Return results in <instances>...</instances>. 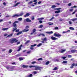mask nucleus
Listing matches in <instances>:
<instances>
[{
    "instance_id": "obj_44",
    "label": "nucleus",
    "mask_w": 77,
    "mask_h": 77,
    "mask_svg": "<svg viewBox=\"0 0 77 77\" xmlns=\"http://www.w3.org/2000/svg\"><path fill=\"white\" fill-rule=\"evenodd\" d=\"M36 45V44H35L34 45H31V47H35Z\"/></svg>"
},
{
    "instance_id": "obj_49",
    "label": "nucleus",
    "mask_w": 77,
    "mask_h": 77,
    "mask_svg": "<svg viewBox=\"0 0 77 77\" xmlns=\"http://www.w3.org/2000/svg\"><path fill=\"white\" fill-rule=\"evenodd\" d=\"M53 19H54V17H53L52 18H51L50 19L49 21H51V20H53Z\"/></svg>"
},
{
    "instance_id": "obj_19",
    "label": "nucleus",
    "mask_w": 77,
    "mask_h": 77,
    "mask_svg": "<svg viewBox=\"0 0 77 77\" xmlns=\"http://www.w3.org/2000/svg\"><path fill=\"white\" fill-rule=\"evenodd\" d=\"M60 10L56 11L55 12V13H56V14H59V13H60Z\"/></svg>"
},
{
    "instance_id": "obj_43",
    "label": "nucleus",
    "mask_w": 77,
    "mask_h": 77,
    "mask_svg": "<svg viewBox=\"0 0 77 77\" xmlns=\"http://www.w3.org/2000/svg\"><path fill=\"white\" fill-rule=\"evenodd\" d=\"M36 61H33L31 63L32 64H34V63H36Z\"/></svg>"
},
{
    "instance_id": "obj_10",
    "label": "nucleus",
    "mask_w": 77,
    "mask_h": 77,
    "mask_svg": "<svg viewBox=\"0 0 77 77\" xmlns=\"http://www.w3.org/2000/svg\"><path fill=\"white\" fill-rule=\"evenodd\" d=\"M20 3H21V2H17V4L14 5L13 6L14 7H16V6H18V5L20 4Z\"/></svg>"
},
{
    "instance_id": "obj_63",
    "label": "nucleus",
    "mask_w": 77,
    "mask_h": 77,
    "mask_svg": "<svg viewBox=\"0 0 77 77\" xmlns=\"http://www.w3.org/2000/svg\"><path fill=\"white\" fill-rule=\"evenodd\" d=\"M20 44V42H18L17 43V45H18V44Z\"/></svg>"
},
{
    "instance_id": "obj_28",
    "label": "nucleus",
    "mask_w": 77,
    "mask_h": 77,
    "mask_svg": "<svg viewBox=\"0 0 77 77\" xmlns=\"http://www.w3.org/2000/svg\"><path fill=\"white\" fill-rule=\"evenodd\" d=\"M42 45V44L40 43L39 44L37 45V47H40V46H41Z\"/></svg>"
},
{
    "instance_id": "obj_17",
    "label": "nucleus",
    "mask_w": 77,
    "mask_h": 77,
    "mask_svg": "<svg viewBox=\"0 0 77 77\" xmlns=\"http://www.w3.org/2000/svg\"><path fill=\"white\" fill-rule=\"evenodd\" d=\"M51 23L50 22H49V23H47V24H49L48 25V26H52V25H53V23Z\"/></svg>"
},
{
    "instance_id": "obj_42",
    "label": "nucleus",
    "mask_w": 77,
    "mask_h": 77,
    "mask_svg": "<svg viewBox=\"0 0 77 77\" xmlns=\"http://www.w3.org/2000/svg\"><path fill=\"white\" fill-rule=\"evenodd\" d=\"M54 62H59V60L56 59L54 60Z\"/></svg>"
},
{
    "instance_id": "obj_64",
    "label": "nucleus",
    "mask_w": 77,
    "mask_h": 77,
    "mask_svg": "<svg viewBox=\"0 0 77 77\" xmlns=\"http://www.w3.org/2000/svg\"><path fill=\"white\" fill-rule=\"evenodd\" d=\"M59 21H63V19H59Z\"/></svg>"
},
{
    "instance_id": "obj_37",
    "label": "nucleus",
    "mask_w": 77,
    "mask_h": 77,
    "mask_svg": "<svg viewBox=\"0 0 77 77\" xmlns=\"http://www.w3.org/2000/svg\"><path fill=\"white\" fill-rule=\"evenodd\" d=\"M29 68H32V67L35 68V66H29Z\"/></svg>"
},
{
    "instance_id": "obj_47",
    "label": "nucleus",
    "mask_w": 77,
    "mask_h": 77,
    "mask_svg": "<svg viewBox=\"0 0 77 77\" xmlns=\"http://www.w3.org/2000/svg\"><path fill=\"white\" fill-rule=\"evenodd\" d=\"M69 24H72V22H71V21H69Z\"/></svg>"
},
{
    "instance_id": "obj_39",
    "label": "nucleus",
    "mask_w": 77,
    "mask_h": 77,
    "mask_svg": "<svg viewBox=\"0 0 77 77\" xmlns=\"http://www.w3.org/2000/svg\"><path fill=\"white\" fill-rule=\"evenodd\" d=\"M34 19H35V17H34V16H33V17L31 18V20H32V21H33V20H34Z\"/></svg>"
},
{
    "instance_id": "obj_7",
    "label": "nucleus",
    "mask_w": 77,
    "mask_h": 77,
    "mask_svg": "<svg viewBox=\"0 0 77 77\" xmlns=\"http://www.w3.org/2000/svg\"><path fill=\"white\" fill-rule=\"evenodd\" d=\"M24 14V12L23 11L21 12L20 14H18V17H21V16H23Z\"/></svg>"
},
{
    "instance_id": "obj_12",
    "label": "nucleus",
    "mask_w": 77,
    "mask_h": 77,
    "mask_svg": "<svg viewBox=\"0 0 77 77\" xmlns=\"http://www.w3.org/2000/svg\"><path fill=\"white\" fill-rule=\"evenodd\" d=\"M19 17L18 14H14L12 17H13V18H14V17Z\"/></svg>"
},
{
    "instance_id": "obj_31",
    "label": "nucleus",
    "mask_w": 77,
    "mask_h": 77,
    "mask_svg": "<svg viewBox=\"0 0 77 77\" xmlns=\"http://www.w3.org/2000/svg\"><path fill=\"white\" fill-rule=\"evenodd\" d=\"M56 6L55 5H53L51 7V8L52 9H53V8H56Z\"/></svg>"
},
{
    "instance_id": "obj_4",
    "label": "nucleus",
    "mask_w": 77,
    "mask_h": 77,
    "mask_svg": "<svg viewBox=\"0 0 77 77\" xmlns=\"http://www.w3.org/2000/svg\"><path fill=\"white\" fill-rule=\"evenodd\" d=\"M7 69H8V71H12L11 69H14V66H11L10 67L7 66L6 67Z\"/></svg>"
},
{
    "instance_id": "obj_11",
    "label": "nucleus",
    "mask_w": 77,
    "mask_h": 77,
    "mask_svg": "<svg viewBox=\"0 0 77 77\" xmlns=\"http://www.w3.org/2000/svg\"><path fill=\"white\" fill-rule=\"evenodd\" d=\"M66 51V49H61L60 51V52L61 53H63L64 51Z\"/></svg>"
},
{
    "instance_id": "obj_58",
    "label": "nucleus",
    "mask_w": 77,
    "mask_h": 77,
    "mask_svg": "<svg viewBox=\"0 0 77 77\" xmlns=\"http://www.w3.org/2000/svg\"><path fill=\"white\" fill-rule=\"evenodd\" d=\"M20 32L19 29H17V30H16V32Z\"/></svg>"
},
{
    "instance_id": "obj_13",
    "label": "nucleus",
    "mask_w": 77,
    "mask_h": 77,
    "mask_svg": "<svg viewBox=\"0 0 77 77\" xmlns=\"http://www.w3.org/2000/svg\"><path fill=\"white\" fill-rule=\"evenodd\" d=\"M51 39L52 40H56V39H57V38L54 37L52 36L51 37Z\"/></svg>"
},
{
    "instance_id": "obj_34",
    "label": "nucleus",
    "mask_w": 77,
    "mask_h": 77,
    "mask_svg": "<svg viewBox=\"0 0 77 77\" xmlns=\"http://www.w3.org/2000/svg\"><path fill=\"white\" fill-rule=\"evenodd\" d=\"M30 42V40H28L26 41V42L25 43V44H27L28 43Z\"/></svg>"
},
{
    "instance_id": "obj_18",
    "label": "nucleus",
    "mask_w": 77,
    "mask_h": 77,
    "mask_svg": "<svg viewBox=\"0 0 77 77\" xmlns=\"http://www.w3.org/2000/svg\"><path fill=\"white\" fill-rule=\"evenodd\" d=\"M23 68H28V66L27 65H23L22 66Z\"/></svg>"
},
{
    "instance_id": "obj_30",
    "label": "nucleus",
    "mask_w": 77,
    "mask_h": 77,
    "mask_svg": "<svg viewBox=\"0 0 77 77\" xmlns=\"http://www.w3.org/2000/svg\"><path fill=\"white\" fill-rule=\"evenodd\" d=\"M43 60L42 58V57L38 59V61H39V60Z\"/></svg>"
},
{
    "instance_id": "obj_14",
    "label": "nucleus",
    "mask_w": 77,
    "mask_h": 77,
    "mask_svg": "<svg viewBox=\"0 0 77 77\" xmlns=\"http://www.w3.org/2000/svg\"><path fill=\"white\" fill-rule=\"evenodd\" d=\"M23 46V45H21L19 47V49L17 50L18 51H20L21 49V47Z\"/></svg>"
},
{
    "instance_id": "obj_50",
    "label": "nucleus",
    "mask_w": 77,
    "mask_h": 77,
    "mask_svg": "<svg viewBox=\"0 0 77 77\" xmlns=\"http://www.w3.org/2000/svg\"><path fill=\"white\" fill-rule=\"evenodd\" d=\"M72 57V56L71 55H68V57L69 58V57Z\"/></svg>"
},
{
    "instance_id": "obj_59",
    "label": "nucleus",
    "mask_w": 77,
    "mask_h": 77,
    "mask_svg": "<svg viewBox=\"0 0 77 77\" xmlns=\"http://www.w3.org/2000/svg\"><path fill=\"white\" fill-rule=\"evenodd\" d=\"M41 35H42V36H45V35L44 34H41Z\"/></svg>"
},
{
    "instance_id": "obj_35",
    "label": "nucleus",
    "mask_w": 77,
    "mask_h": 77,
    "mask_svg": "<svg viewBox=\"0 0 77 77\" xmlns=\"http://www.w3.org/2000/svg\"><path fill=\"white\" fill-rule=\"evenodd\" d=\"M68 62V61H63L62 62V63H67Z\"/></svg>"
},
{
    "instance_id": "obj_48",
    "label": "nucleus",
    "mask_w": 77,
    "mask_h": 77,
    "mask_svg": "<svg viewBox=\"0 0 77 77\" xmlns=\"http://www.w3.org/2000/svg\"><path fill=\"white\" fill-rule=\"evenodd\" d=\"M61 8H57L55 9L56 10H60V9H61Z\"/></svg>"
},
{
    "instance_id": "obj_32",
    "label": "nucleus",
    "mask_w": 77,
    "mask_h": 77,
    "mask_svg": "<svg viewBox=\"0 0 77 77\" xmlns=\"http://www.w3.org/2000/svg\"><path fill=\"white\" fill-rule=\"evenodd\" d=\"M66 58V57H61V58L63 59L64 60V59H65Z\"/></svg>"
},
{
    "instance_id": "obj_57",
    "label": "nucleus",
    "mask_w": 77,
    "mask_h": 77,
    "mask_svg": "<svg viewBox=\"0 0 77 77\" xmlns=\"http://www.w3.org/2000/svg\"><path fill=\"white\" fill-rule=\"evenodd\" d=\"M40 7H40V6H38V7L37 6V7H36L35 8V9H37V8H40Z\"/></svg>"
},
{
    "instance_id": "obj_56",
    "label": "nucleus",
    "mask_w": 77,
    "mask_h": 77,
    "mask_svg": "<svg viewBox=\"0 0 77 77\" xmlns=\"http://www.w3.org/2000/svg\"><path fill=\"white\" fill-rule=\"evenodd\" d=\"M63 3H68V2H67V1H65V2H64Z\"/></svg>"
},
{
    "instance_id": "obj_25",
    "label": "nucleus",
    "mask_w": 77,
    "mask_h": 77,
    "mask_svg": "<svg viewBox=\"0 0 77 77\" xmlns=\"http://www.w3.org/2000/svg\"><path fill=\"white\" fill-rule=\"evenodd\" d=\"M22 20H23V18L21 17H20L18 18V20L19 21H22Z\"/></svg>"
},
{
    "instance_id": "obj_21",
    "label": "nucleus",
    "mask_w": 77,
    "mask_h": 77,
    "mask_svg": "<svg viewBox=\"0 0 77 77\" xmlns=\"http://www.w3.org/2000/svg\"><path fill=\"white\" fill-rule=\"evenodd\" d=\"M29 30V29H24L23 30V31L24 32H28Z\"/></svg>"
},
{
    "instance_id": "obj_6",
    "label": "nucleus",
    "mask_w": 77,
    "mask_h": 77,
    "mask_svg": "<svg viewBox=\"0 0 77 77\" xmlns=\"http://www.w3.org/2000/svg\"><path fill=\"white\" fill-rule=\"evenodd\" d=\"M54 36H57V37H59L60 36H62V35H61L60 34H57L56 33H54Z\"/></svg>"
},
{
    "instance_id": "obj_62",
    "label": "nucleus",
    "mask_w": 77,
    "mask_h": 77,
    "mask_svg": "<svg viewBox=\"0 0 77 77\" xmlns=\"http://www.w3.org/2000/svg\"><path fill=\"white\" fill-rule=\"evenodd\" d=\"M30 52H31V51H29L27 52V54H29V53H30Z\"/></svg>"
},
{
    "instance_id": "obj_26",
    "label": "nucleus",
    "mask_w": 77,
    "mask_h": 77,
    "mask_svg": "<svg viewBox=\"0 0 77 77\" xmlns=\"http://www.w3.org/2000/svg\"><path fill=\"white\" fill-rule=\"evenodd\" d=\"M42 40L43 41H47V38L45 37L44 38V39H42Z\"/></svg>"
},
{
    "instance_id": "obj_8",
    "label": "nucleus",
    "mask_w": 77,
    "mask_h": 77,
    "mask_svg": "<svg viewBox=\"0 0 77 77\" xmlns=\"http://www.w3.org/2000/svg\"><path fill=\"white\" fill-rule=\"evenodd\" d=\"M71 52L72 53H75V52H77V50L76 49H72L71 51Z\"/></svg>"
},
{
    "instance_id": "obj_9",
    "label": "nucleus",
    "mask_w": 77,
    "mask_h": 77,
    "mask_svg": "<svg viewBox=\"0 0 77 77\" xmlns=\"http://www.w3.org/2000/svg\"><path fill=\"white\" fill-rule=\"evenodd\" d=\"M30 15V14L29 13H27L26 14L24 15V17H29Z\"/></svg>"
},
{
    "instance_id": "obj_52",
    "label": "nucleus",
    "mask_w": 77,
    "mask_h": 77,
    "mask_svg": "<svg viewBox=\"0 0 77 77\" xmlns=\"http://www.w3.org/2000/svg\"><path fill=\"white\" fill-rule=\"evenodd\" d=\"M69 11H70V12H71L72 11H73V9H70L69 10Z\"/></svg>"
},
{
    "instance_id": "obj_15",
    "label": "nucleus",
    "mask_w": 77,
    "mask_h": 77,
    "mask_svg": "<svg viewBox=\"0 0 77 77\" xmlns=\"http://www.w3.org/2000/svg\"><path fill=\"white\" fill-rule=\"evenodd\" d=\"M46 33H48V34H52V33H53V31L47 32H46Z\"/></svg>"
},
{
    "instance_id": "obj_36",
    "label": "nucleus",
    "mask_w": 77,
    "mask_h": 77,
    "mask_svg": "<svg viewBox=\"0 0 77 77\" xmlns=\"http://www.w3.org/2000/svg\"><path fill=\"white\" fill-rule=\"evenodd\" d=\"M33 3V1H31L28 3V5H30V4H31V3Z\"/></svg>"
},
{
    "instance_id": "obj_1",
    "label": "nucleus",
    "mask_w": 77,
    "mask_h": 77,
    "mask_svg": "<svg viewBox=\"0 0 77 77\" xmlns=\"http://www.w3.org/2000/svg\"><path fill=\"white\" fill-rule=\"evenodd\" d=\"M18 23V21H15L13 23V27H14L15 28H13V29H14L12 30V32H14L15 30H17V24H16V23Z\"/></svg>"
},
{
    "instance_id": "obj_23",
    "label": "nucleus",
    "mask_w": 77,
    "mask_h": 77,
    "mask_svg": "<svg viewBox=\"0 0 77 77\" xmlns=\"http://www.w3.org/2000/svg\"><path fill=\"white\" fill-rule=\"evenodd\" d=\"M39 72H40L34 71L33 72V74H37V73H39Z\"/></svg>"
},
{
    "instance_id": "obj_45",
    "label": "nucleus",
    "mask_w": 77,
    "mask_h": 77,
    "mask_svg": "<svg viewBox=\"0 0 77 77\" xmlns=\"http://www.w3.org/2000/svg\"><path fill=\"white\" fill-rule=\"evenodd\" d=\"M43 27V25H40L39 27H38V28H42Z\"/></svg>"
},
{
    "instance_id": "obj_20",
    "label": "nucleus",
    "mask_w": 77,
    "mask_h": 77,
    "mask_svg": "<svg viewBox=\"0 0 77 77\" xmlns=\"http://www.w3.org/2000/svg\"><path fill=\"white\" fill-rule=\"evenodd\" d=\"M69 29L70 30H74V28L72 27H69Z\"/></svg>"
},
{
    "instance_id": "obj_46",
    "label": "nucleus",
    "mask_w": 77,
    "mask_h": 77,
    "mask_svg": "<svg viewBox=\"0 0 77 77\" xmlns=\"http://www.w3.org/2000/svg\"><path fill=\"white\" fill-rule=\"evenodd\" d=\"M55 29V30H58L59 29V27H55L54 28Z\"/></svg>"
},
{
    "instance_id": "obj_16",
    "label": "nucleus",
    "mask_w": 77,
    "mask_h": 77,
    "mask_svg": "<svg viewBox=\"0 0 77 77\" xmlns=\"http://www.w3.org/2000/svg\"><path fill=\"white\" fill-rule=\"evenodd\" d=\"M74 66H75V64L73 63L70 66V68H73L74 67Z\"/></svg>"
},
{
    "instance_id": "obj_54",
    "label": "nucleus",
    "mask_w": 77,
    "mask_h": 77,
    "mask_svg": "<svg viewBox=\"0 0 77 77\" xmlns=\"http://www.w3.org/2000/svg\"><path fill=\"white\" fill-rule=\"evenodd\" d=\"M12 50L10 49L9 50V52L10 53H11L12 52Z\"/></svg>"
},
{
    "instance_id": "obj_40",
    "label": "nucleus",
    "mask_w": 77,
    "mask_h": 77,
    "mask_svg": "<svg viewBox=\"0 0 77 77\" xmlns=\"http://www.w3.org/2000/svg\"><path fill=\"white\" fill-rule=\"evenodd\" d=\"M35 32H36V29H33V30H32V32L33 33H35Z\"/></svg>"
},
{
    "instance_id": "obj_2",
    "label": "nucleus",
    "mask_w": 77,
    "mask_h": 77,
    "mask_svg": "<svg viewBox=\"0 0 77 77\" xmlns=\"http://www.w3.org/2000/svg\"><path fill=\"white\" fill-rule=\"evenodd\" d=\"M18 41V40H17L16 38H13L11 39V43L13 44L14 42H17Z\"/></svg>"
},
{
    "instance_id": "obj_3",
    "label": "nucleus",
    "mask_w": 77,
    "mask_h": 77,
    "mask_svg": "<svg viewBox=\"0 0 77 77\" xmlns=\"http://www.w3.org/2000/svg\"><path fill=\"white\" fill-rule=\"evenodd\" d=\"M34 68H35V70H37V71H38V70H39V72H41V68H42L41 67H39L38 66H35Z\"/></svg>"
},
{
    "instance_id": "obj_60",
    "label": "nucleus",
    "mask_w": 77,
    "mask_h": 77,
    "mask_svg": "<svg viewBox=\"0 0 77 77\" xmlns=\"http://www.w3.org/2000/svg\"><path fill=\"white\" fill-rule=\"evenodd\" d=\"M39 23H40V24H41V23H42V21L39 20Z\"/></svg>"
},
{
    "instance_id": "obj_33",
    "label": "nucleus",
    "mask_w": 77,
    "mask_h": 77,
    "mask_svg": "<svg viewBox=\"0 0 77 77\" xmlns=\"http://www.w3.org/2000/svg\"><path fill=\"white\" fill-rule=\"evenodd\" d=\"M72 21H76V20H77V18H75L73 19H72Z\"/></svg>"
},
{
    "instance_id": "obj_24",
    "label": "nucleus",
    "mask_w": 77,
    "mask_h": 77,
    "mask_svg": "<svg viewBox=\"0 0 77 77\" xmlns=\"http://www.w3.org/2000/svg\"><path fill=\"white\" fill-rule=\"evenodd\" d=\"M27 77H33V75L30 74L29 75L27 76Z\"/></svg>"
},
{
    "instance_id": "obj_51",
    "label": "nucleus",
    "mask_w": 77,
    "mask_h": 77,
    "mask_svg": "<svg viewBox=\"0 0 77 77\" xmlns=\"http://www.w3.org/2000/svg\"><path fill=\"white\" fill-rule=\"evenodd\" d=\"M68 5L69 6H71V3H70L69 4H68Z\"/></svg>"
},
{
    "instance_id": "obj_29",
    "label": "nucleus",
    "mask_w": 77,
    "mask_h": 77,
    "mask_svg": "<svg viewBox=\"0 0 77 77\" xmlns=\"http://www.w3.org/2000/svg\"><path fill=\"white\" fill-rule=\"evenodd\" d=\"M50 63V62L49 61H47V62L45 63L46 65H48Z\"/></svg>"
},
{
    "instance_id": "obj_5",
    "label": "nucleus",
    "mask_w": 77,
    "mask_h": 77,
    "mask_svg": "<svg viewBox=\"0 0 77 77\" xmlns=\"http://www.w3.org/2000/svg\"><path fill=\"white\" fill-rule=\"evenodd\" d=\"M24 22H29V23H30L32 21L30 20L29 18H27L24 20Z\"/></svg>"
},
{
    "instance_id": "obj_38",
    "label": "nucleus",
    "mask_w": 77,
    "mask_h": 77,
    "mask_svg": "<svg viewBox=\"0 0 77 77\" xmlns=\"http://www.w3.org/2000/svg\"><path fill=\"white\" fill-rule=\"evenodd\" d=\"M58 69L57 67H55L53 69V70H57Z\"/></svg>"
},
{
    "instance_id": "obj_55",
    "label": "nucleus",
    "mask_w": 77,
    "mask_h": 77,
    "mask_svg": "<svg viewBox=\"0 0 77 77\" xmlns=\"http://www.w3.org/2000/svg\"><path fill=\"white\" fill-rule=\"evenodd\" d=\"M23 59L22 58H19V60H23Z\"/></svg>"
},
{
    "instance_id": "obj_61",
    "label": "nucleus",
    "mask_w": 77,
    "mask_h": 77,
    "mask_svg": "<svg viewBox=\"0 0 77 77\" xmlns=\"http://www.w3.org/2000/svg\"><path fill=\"white\" fill-rule=\"evenodd\" d=\"M3 5L4 6H6V3H5V2H4L3 3Z\"/></svg>"
},
{
    "instance_id": "obj_41",
    "label": "nucleus",
    "mask_w": 77,
    "mask_h": 77,
    "mask_svg": "<svg viewBox=\"0 0 77 77\" xmlns=\"http://www.w3.org/2000/svg\"><path fill=\"white\" fill-rule=\"evenodd\" d=\"M12 36V34H11L8 35L7 37H10V36Z\"/></svg>"
},
{
    "instance_id": "obj_53",
    "label": "nucleus",
    "mask_w": 77,
    "mask_h": 77,
    "mask_svg": "<svg viewBox=\"0 0 77 77\" xmlns=\"http://www.w3.org/2000/svg\"><path fill=\"white\" fill-rule=\"evenodd\" d=\"M29 27V26H27L26 27V29H28Z\"/></svg>"
},
{
    "instance_id": "obj_27",
    "label": "nucleus",
    "mask_w": 77,
    "mask_h": 77,
    "mask_svg": "<svg viewBox=\"0 0 77 77\" xmlns=\"http://www.w3.org/2000/svg\"><path fill=\"white\" fill-rule=\"evenodd\" d=\"M22 33V32H19L17 34V35H20V34H21Z\"/></svg>"
},
{
    "instance_id": "obj_22",
    "label": "nucleus",
    "mask_w": 77,
    "mask_h": 77,
    "mask_svg": "<svg viewBox=\"0 0 77 77\" xmlns=\"http://www.w3.org/2000/svg\"><path fill=\"white\" fill-rule=\"evenodd\" d=\"M9 29V28H3L2 29V30H8V29Z\"/></svg>"
}]
</instances>
